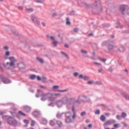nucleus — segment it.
Instances as JSON below:
<instances>
[{
	"mask_svg": "<svg viewBox=\"0 0 129 129\" xmlns=\"http://www.w3.org/2000/svg\"><path fill=\"white\" fill-rule=\"evenodd\" d=\"M119 51L120 52H123L124 51V47L121 46L119 48Z\"/></svg>",
	"mask_w": 129,
	"mask_h": 129,
	"instance_id": "obj_24",
	"label": "nucleus"
},
{
	"mask_svg": "<svg viewBox=\"0 0 129 129\" xmlns=\"http://www.w3.org/2000/svg\"><path fill=\"white\" fill-rule=\"evenodd\" d=\"M37 60L39 61V62H40V63H44V60H43V59L40 58V57H37Z\"/></svg>",
	"mask_w": 129,
	"mask_h": 129,
	"instance_id": "obj_18",
	"label": "nucleus"
},
{
	"mask_svg": "<svg viewBox=\"0 0 129 129\" xmlns=\"http://www.w3.org/2000/svg\"><path fill=\"white\" fill-rule=\"evenodd\" d=\"M53 89H57V88H59V86H54L53 87Z\"/></svg>",
	"mask_w": 129,
	"mask_h": 129,
	"instance_id": "obj_42",
	"label": "nucleus"
},
{
	"mask_svg": "<svg viewBox=\"0 0 129 129\" xmlns=\"http://www.w3.org/2000/svg\"><path fill=\"white\" fill-rule=\"evenodd\" d=\"M76 102H77V103H79V104H80V103H81L80 101H79L78 100H76Z\"/></svg>",
	"mask_w": 129,
	"mask_h": 129,
	"instance_id": "obj_56",
	"label": "nucleus"
},
{
	"mask_svg": "<svg viewBox=\"0 0 129 129\" xmlns=\"http://www.w3.org/2000/svg\"><path fill=\"white\" fill-rule=\"evenodd\" d=\"M59 95H60V94H53L49 93L47 94H44L42 96L41 100L44 101L46 100V99H48V98H49V99H53V98H55L56 96H58Z\"/></svg>",
	"mask_w": 129,
	"mask_h": 129,
	"instance_id": "obj_1",
	"label": "nucleus"
},
{
	"mask_svg": "<svg viewBox=\"0 0 129 129\" xmlns=\"http://www.w3.org/2000/svg\"><path fill=\"white\" fill-rule=\"evenodd\" d=\"M101 60V61H103V62H105L106 61V59H102Z\"/></svg>",
	"mask_w": 129,
	"mask_h": 129,
	"instance_id": "obj_59",
	"label": "nucleus"
},
{
	"mask_svg": "<svg viewBox=\"0 0 129 129\" xmlns=\"http://www.w3.org/2000/svg\"><path fill=\"white\" fill-rule=\"evenodd\" d=\"M36 24H37V25H39L40 24V22H39L38 21H37L36 22Z\"/></svg>",
	"mask_w": 129,
	"mask_h": 129,
	"instance_id": "obj_58",
	"label": "nucleus"
},
{
	"mask_svg": "<svg viewBox=\"0 0 129 129\" xmlns=\"http://www.w3.org/2000/svg\"><path fill=\"white\" fill-rule=\"evenodd\" d=\"M72 111L73 112V115L72 116V118L73 119H75V117H76V111L75 109H74V107L72 108Z\"/></svg>",
	"mask_w": 129,
	"mask_h": 129,
	"instance_id": "obj_12",
	"label": "nucleus"
},
{
	"mask_svg": "<svg viewBox=\"0 0 129 129\" xmlns=\"http://www.w3.org/2000/svg\"><path fill=\"white\" fill-rule=\"evenodd\" d=\"M86 122H87V123H89V120L87 119L86 120Z\"/></svg>",
	"mask_w": 129,
	"mask_h": 129,
	"instance_id": "obj_62",
	"label": "nucleus"
},
{
	"mask_svg": "<svg viewBox=\"0 0 129 129\" xmlns=\"http://www.w3.org/2000/svg\"><path fill=\"white\" fill-rule=\"evenodd\" d=\"M93 64H94L95 65H97V66H101V63H99V62H94Z\"/></svg>",
	"mask_w": 129,
	"mask_h": 129,
	"instance_id": "obj_31",
	"label": "nucleus"
},
{
	"mask_svg": "<svg viewBox=\"0 0 129 129\" xmlns=\"http://www.w3.org/2000/svg\"><path fill=\"white\" fill-rule=\"evenodd\" d=\"M86 98V97L84 96H79V99H80V100H82V101H84V100L83 99H85Z\"/></svg>",
	"mask_w": 129,
	"mask_h": 129,
	"instance_id": "obj_19",
	"label": "nucleus"
},
{
	"mask_svg": "<svg viewBox=\"0 0 129 129\" xmlns=\"http://www.w3.org/2000/svg\"><path fill=\"white\" fill-rule=\"evenodd\" d=\"M47 122H48L47 121V120L46 119H42V123L43 124H47Z\"/></svg>",
	"mask_w": 129,
	"mask_h": 129,
	"instance_id": "obj_25",
	"label": "nucleus"
},
{
	"mask_svg": "<svg viewBox=\"0 0 129 129\" xmlns=\"http://www.w3.org/2000/svg\"><path fill=\"white\" fill-rule=\"evenodd\" d=\"M50 39L51 40H52V44L53 45V46H55V47H56V46H57V41L55 40V38H54V37H53L52 36H50Z\"/></svg>",
	"mask_w": 129,
	"mask_h": 129,
	"instance_id": "obj_10",
	"label": "nucleus"
},
{
	"mask_svg": "<svg viewBox=\"0 0 129 129\" xmlns=\"http://www.w3.org/2000/svg\"><path fill=\"white\" fill-rule=\"evenodd\" d=\"M6 56H10V52L9 51H7L6 52Z\"/></svg>",
	"mask_w": 129,
	"mask_h": 129,
	"instance_id": "obj_43",
	"label": "nucleus"
},
{
	"mask_svg": "<svg viewBox=\"0 0 129 129\" xmlns=\"http://www.w3.org/2000/svg\"><path fill=\"white\" fill-rule=\"evenodd\" d=\"M113 48V42H111L109 43L108 45V50H112Z\"/></svg>",
	"mask_w": 129,
	"mask_h": 129,
	"instance_id": "obj_11",
	"label": "nucleus"
},
{
	"mask_svg": "<svg viewBox=\"0 0 129 129\" xmlns=\"http://www.w3.org/2000/svg\"><path fill=\"white\" fill-rule=\"evenodd\" d=\"M74 32H78V29H77V28H75L74 29Z\"/></svg>",
	"mask_w": 129,
	"mask_h": 129,
	"instance_id": "obj_52",
	"label": "nucleus"
},
{
	"mask_svg": "<svg viewBox=\"0 0 129 129\" xmlns=\"http://www.w3.org/2000/svg\"><path fill=\"white\" fill-rule=\"evenodd\" d=\"M36 124V121L35 120H32L31 121V126H34Z\"/></svg>",
	"mask_w": 129,
	"mask_h": 129,
	"instance_id": "obj_26",
	"label": "nucleus"
},
{
	"mask_svg": "<svg viewBox=\"0 0 129 129\" xmlns=\"http://www.w3.org/2000/svg\"><path fill=\"white\" fill-rule=\"evenodd\" d=\"M63 104V101H58L56 102V105L58 107H60V106H62V105Z\"/></svg>",
	"mask_w": 129,
	"mask_h": 129,
	"instance_id": "obj_13",
	"label": "nucleus"
},
{
	"mask_svg": "<svg viewBox=\"0 0 129 129\" xmlns=\"http://www.w3.org/2000/svg\"><path fill=\"white\" fill-rule=\"evenodd\" d=\"M83 79H84V80H87V79H88V77H86V76L83 77Z\"/></svg>",
	"mask_w": 129,
	"mask_h": 129,
	"instance_id": "obj_40",
	"label": "nucleus"
},
{
	"mask_svg": "<svg viewBox=\"0 0 129 129\" xmlns=\"http://www.w3.org/2000/svg\"><path fill=\"white\" fill-rule=\"evenodd\" d=\"M81 52L84 53V54H87V51L86 50H81Z\"/></svg>",
	"mask_w": 129,
	"mask_h": 129,
	"instance_id": "obj_37",
	"label": "nucleus"
},
{
	"mask_svg": "<svg viewBox=\"0 0 129 129\" xmlns=\"http://www.w3.org/2000/svg\"><path fill=\"white\" fill-rule=\"evenodd\" d=\"M124 126H127V125L126 123H123Z\"/></svg>",
	"mask_w": 129,
	"mask_h": 129,
	"instance_id": "obj_63",
	"label": "nucleus"
},
{
	"mask_svg": "<svg viewBox=\"0 0 129 129\" xmlns=\"http://www.w3.org/2000/svg\"><path fill=\"white\" fill-rule=\"evenodd\" d=\"M8 123L12 125H16V124H17V121L15 118L10 117L8 119Z\"/></svg>",
	"mask_w": 129,
	"mask_h": 129,
	"instance_id": "obj_3",
	"label": "nucleus"
},
{
	"mask_svg": "<svg viewBox=\"0 0 129 129\" xmlns=\"http://www.w3.org/2000/svg\"><path fill=\"white\" fill-rule=\"evenodd\" d=\"M41 80H42V81H43V82H46V78H45V77H42V78H41Z\"/></svg>",
	"mask_w": 129,
	"mask_h": 129,
	"instance_id": "obj_36",
	"label": "nucleus"
},
{
	"mask_svg": "<svg viewBox=\"0 0 129 129\" xmlns=\"http://www.w3.org/2000/svg\"><path fill=\"white\" fill-rule=\"evenodd\" d=\"M120 11L121 13H122L123 14V15L124 14L125 12H128V9H127V6H121L120 8Z\"/></svg>",
	"mask_w": 129,
	"mask_h": 129,
	"instance_id": "obj_5",
	"label": "nucleus"
},
{
	"mask_svg": "<svg viewBox=\"0 0 129 129\" xmlns=\"http://www.w3.org/2000/svg\"><path fill=\"white\" fill-rule=\"evenodd\" d=\"M37 80H38L39 81H40V80H42V79H41V78L39 76H37Z\"/></svg>",
	"mask_w": 129,
	"mask_h": 129,
	"instance_id": "obj_44",
	"label": "nucleus"
},
{
	"mask_svg": "<svg viewBox=\"0 0 129 129\" xmlns=\"http://www.w3.org/2000/svg\"><path fill=\"white\" fill-rule=\"evenodd\" d=\"M56 120H52L50 121V125L54 126L55 124H56Z\"/></svg>",
	"mask_w": 129,
	"mask_h": 129,
	"instance_id": "obj_17",
	"label": "nucleus"
},
{
	"mask_svg": "<svg viewBox=\"0 0 129 129\" xmlns=\"http://www.w3.org/2000/svg\"><path fill=\"white\" fill-rule=\"evenodd\" d=\"M95 114H99V113H100V111L99 110H97L95 112Z\"/></svg>",
	"mask_w": 129,
	"mask_h": 129,
	"instance_id": "obj_34",
	"label": "nucleus"
},
{
	"mask_svg": "<svg viewBox=\"0 0 129 129\" xmlns=\"http://www.w3.org/2000/svg\"><path fill=\"white\" fill-rule=\"evenodd\" d=\"M70 15H71V16H72V15H74V12H72L71 13Z\"/></svg>",
	"mask_w": 129,
	"mask_h": 129,
	"instance_id": "obj_61",
	"label": "nucleus"
},
{
	"mask_svg": "<svg viewBox=\"0 0 129 129\" xmlns=\"http://www.w3.org/2000/svg\"><path fill=\"white\" fill-rule=\"evenodd\" d=\"M88 127H89L90 128L92 127V124H89L88 125Z\"/></svg>",
	"mask_w": 129,
	"mask_h": 129,
	"instance_id": "obj_50",
	"label": "nucleus"
},
{
	"mask_svg": "<svg viewBox=\"0 0 129 129\" xmlns=\"http://www.w3.org/2000/svg\"><path fill=\"white\" fill-rule=\"evenodd\" d=\"M9 60L10 62H7L6 63V67L7 69H11L9 66L10 65V67H13V66H15V62H16V59L14 57H9Z\"/></svg>",
	"mask_w": 129,
	"mask_h": 129,
	"instance_id": "obj_2",
	"label": "nucleus"
},
{
	"mask_svg": "<svg viewBox=\"0 0 129 129\" xmlns=\"http://www.w3.org/2000/svg\"><path fill=\"white\" fill-rule=\"evenodd\" d=\"M65 115L66 118H70L71 117V113L70 112H66Z\"/></svg>",
	"mask_w": 129,
	"mask_h": 129,
	"instance_id": "obj_14",
	"label": "nucleus"
},
{
	"mask_svg": "<svg viewBox=\"0 0 129 129\" xmlns=\"http://www.w3.org/2000/svg\"><path fill=\"white\" fill-rule=\"evenodd\" d=\"M36 3H42V1L41 0H36Z\"/></svg>",
	"mask_w": 129,
	"mask_h": 129,
	"instance_id": "obj_51",
	"label": "nucleus"
},
{
	"mask_svg": "<svg viewBox=\"0 0 129 129\" xmlns=\"http://www.w3.org/2000/svg\"><path fill=\"white\" fill-rule=\"evenodd\" d=\"M23 108L24 111H26V112H30V111H31V107L29 106H24Z\"/></svg>",
	"mask_w": 129,
	"mask_h": 129,
	"instance_id": "obj_9",
	"label": "nucleus"
},
{
	"mask_svg": "<svg viewBox=\"0 0 129 129\" xmlns=\"http://www.w3.org/2000/svg\"><path fill=\"white\" fill-rule=\"evenodd\" d=\"M30 79H32V80L35 79L36 76L35 75H32L30 76Z\"/></svg>",
	"mask_w": 129,
	"mask_h": 129,
	"instance_id": "obj_28",
	"label": "nucleus"
},
{
	"mask_svg": "<svg viewBox=\"0 0 129 129\" xmlns=\"http://www.w3.org/2000/svg\"><path fill=\"white\" fill-rule=\"evenodd\" d=\"M56 117L57 118H61V117H62V114H57Z\"/></svg>",
	"mask_w": 129,
	"mask_h": 129,
	"instance_id": "obj_30",
	"label": "nucleus"
},
{
	"mask_svg": "<svg viewBox=\"0 0 129 129\" xmlns=\"http://www.w3.org/2000/svg\"><path fill=\"white\" fill-rule=\"evenodd\" d=\"M115 122V120H107L104 123V127H106V126L109 125V124H112V123H114Z\"/></svg>",
	"mask_w": 129,
	"mask_h": 129,
	"instance_id": "obj_6",
	"label": "nucleus"
},
{
	"mask_svg": "<svg viewBox=\"0 0 129 129\" xmlns=\"http://www.w3.org/2000/svg\"><path fill=\"white\" fill-rule=\"evenodd\" d=\"M121 116L123 118H124V117H126V113H125L124 112H122V113L121 114Z\"/></svg>",
	"mask_w": 129,
	"mask_h": 129,
	"instance_id": "obj_21",
	"label": "nucleus"
},
{
	"mask_svg": "<svg viewBox=\"0 0 129 129\" xmlns=\"http://www.w3.org/2000/svg\"><path fill=\"white\" fill-rule=\"evenodd\" d=\"M42 24L43 26V27H45L46 26V23H45L42 22Z\"/></svg>",
	"mask_w": 129,
	"mask_h": 129,
	"instance_id": "obj_54",
	"label": "nucleus"
},
{
	"mask_svg": "<svg viewBox=\"0 0 129 129\" xmlns=\"http://www.w3.org/2000/svg\"><path fill=\"white\" fill-rule=\"evenodd\" d=\"M64 46L66 47V48H69V46H68V44H65Z\"/></svg>",
	"mask_w": 129,
	"mask_h": 129,
	"instance_id": "obj_57",
	"label": "nucleus"
},
{
	"mask_svg": "<svg viewBox=\"0 0 129 129\" xmlns=\"http://www.w3.org/2000/svg\"><path fill=\"white\" fill-rule=\"evenodd\" d=\"M18 113L20 114V115H22V116H26V114L22 112V111H19Z\"/></svg>",
	"mask_w": 129,
	"mask_h": 129,
	"instance_id": "obj_22",
	"label": "nucleus"
},
{
	"mask_svg": "<svg viewBox=\"0 0 129 129\" xmlns=\"http://www.w3.org/2000/svg\"><path fill=\"white\" fill-rule=\"evenodd\" d=\"M24 122H25V123H26L27 124H28V123H29V120L25 119V120H24Z\"/></svg>",
	"mask_w": 129,
	"mask_h": 129,
	"instance_id": "obj_38",
	"label": "nucleus"
},
{
	"mask_svg": "<svg viewBox=\"0 0 129 129\" xmlns=\"http://www.w3.org/2000/svg\"><path fill=\"white\" fill-rule=\"evenodd\" d=\"M113 69H112V68H110L109 69V71H110L111 72L112 71H113Z\"/></svg>",
	"mask_w": 129,
	"mask_h": 129,
	"instance_id": "obj_55",
	"label": "nucleus"
},
{
	"mask_svg": "<svg viewBox=\"0 0 129 129\" xmlns=\"http://www.w3.org/2000/svg\"><path fill=\"white\" fill-rule=\"evenodd\" d=\"M66 21H67V22H66L67 25H70L71 23H70V21L69 18H67L66 19Z\"/></svg>",
	"mask_w": 129,
	"mask_h": 129,
	"instance_id": "obj_27",
	"label": "nucleus"
},
{
	"mask_svg": "<svg viewBox=\"0 0 129 129\" xmlns=\"http://www.w3.org/2000/svg\"><path fill=\"white\" fill-rule=\"evenodd\" d=\"M58 92H65L66 91H68V90H58Z\"/></svg>",
	"mask_w": 129,
	"mask_h": 129,
	"instance_id": "obj_39",
	"label": "nucleus"
},
{
	"mask_svg": "<svg viewBox=\"0 0 129 129\" xmlns=\"http://www.w3.org/2000/svg\"><path fill=\"white\" fill-rule=\"evenodd\" d=\"M0 69H1V71H4V68H3V67H1Z\"/></svg>",
	"mask_w": 129,
	"mask_h": 129,
	"instance_id": "obj_60",
	"label": "nucleus"
},
{
	"mask_svg": "<svg viewBox=\"0 0 129 129\" xmlns=\"http://www.w3.org/2000/svg\"><path fill=\"white\" fill-rule=\"evenodd\" d=\"M104 129H110V128H109V127H106H106H104Z\"/></svg>",
	"mask_w": 129,
	"mask_h": 129,
	"instance_id": "obj_64",
	"label": "nucleus"
},
{
	"mask_svg": "<svg viewBox=\"0 0 129 129\" xmlns=\"http://www.w3.org/2000/svg\"><path fill=\"white\" fill-rule=\"evenodd\" d=\"M56 123H57V125H58V126H59V127H61V126H62V124H63V123H62V121H61L60 120H57Z\"/></svg>",
	"mask_w": 129,
	"mask_h": 129,
	"instance_id": "obj_15",
	"label": "nucleus"
},
{
	"mask_svg": "<svg viewBox=\"0 0 129 129\" xmlns=\"http://www.w3.org/2000/svg\"><path fill=\"white\" fill-rule=\"evenodd\" d=\"M66 122L67 123H69V122H71V119L70 118H66Z\"/></svg>",
	"mask_w": 129,
	"mask_h": 129,
	"instance_id": "obj_23",
	"label": "nucleus"
},
{
	"mask_svg": "<svg viewBox=\"0 0 129 129\" xmlns=\"http://www.w3.org/2000/svg\"><path fill=\"white\" fill-rule=\"evenodd\" d=\"M100 120H101V121H105V116L103 115H101L100 117Z\"/></svg>",
	"mask_w": 129,
	"mask_h": 129,
	"instance_id": "obj_16",
	"label": "nucleus"
},
{
	"mask_svg": "<svg viewBox=\"0 0 129 129\" xmlns=\"http://www.w3.org/2000/svg\"><path fill=\"white\" fill-rule=\"evenodd\" d=\"M0 79L2 80L3 82L5 84H8V83H10L11 81L9 80L7 78L5 77V76L3 75H0Z\"/></svg>",
	"mask_w": 129,
	"mask_h": 129,
	"instance_id": "obj_4",
	"label": "nucleus"
},
{
	"mask_svg": "<svg viewBox=\"0 0 129 129\" xmlns=\"http://www.w3.org/2000/svg\"><path fill=\"white\" fill-rule=\"evenodd\" d=\"M85 114H86V112L85 111L82 112L81 113V116H84V115H85Z\"/></svg>",
	"mask_w": 129,
	"mask_h": 129,
	"instance_id": "obj_32",
	"label": "nucleus"
},
{
	"mask_svg": "<svg viewBox=\"0 0 129 129\" xmlns=\"http://www.w3.org/2000/svg\"><path fill=\"white\" fill-rule=\"evenodd\" d=\"M4 49H5V50H8L9 47L8 46H4Z\"/></svg>",
	"mask_w": 129,
	"mask_h": 129,
	"instance_id": "obj_48",
	"label": "nucleus"
},
{
	"mask_svg": "<svg viewBox=\"0 0 129 129\" xmlns=\"http://www.w3.org/2000/svg\"><path fill=\"white\" fill-rule=\"evenodd\" d=\"M88 84H92L93 83V81H89L87 82Z\"/></svg>",
	"mask_w": 129,
	"mask_h": 129,
	"instance_id": "obj_46",
	"label": "nucleus"
},
{
	"mask_svg": "<svg viewBox=\"0 0 129 129\" xmlns=\"http://www.w3.org/2000/svg\"><path fill=\"white\" fill-rule=\"evenodd\" d=\"M74 76L76 77V76H78V73H75L74 74Z\"/></svg>",
	"mask_w": 129,
	"mask_h": 129,
	"instance_id": "obj_47",
	"label": "nucleus"
},
{
	"mask_svg": "<svg viewBox=\"0 0 129 129\" xmlns=\"http://www.w3.org/2000/svg\"><path fill=\"white\" fill-rule=\"evenodd\" d=\"M18 9H19V10H23V7H18Z\"/></svg>",
	"mask_w": 129,
	"mask_h": 129,
	"instance_id": "obj_53",
	"label": "nucleus"
},
{
	"mask_svg": "<svg viewBox=\"0 0 129 129\" xmlns=\"http://www.w3.org/2000/svg\"><path fill=\"white\" fill-rule=\"evenodd\" d=\"M75 99L74 98H70L69 100L67 98H64L63 100V103H68V102H74Z\"/></svg>",
	"mask_w": 129,
	"mask_h": 129,
	"instance_id": "obj_7",
	"label": "nucleus"
},
{
	"mask_svg": "<svg viewBox=\"0 0 129 129\" xmlns=\"http://www.w3.org/2000/svg\"><path fill=\"white\" fill-rule=\"evenodd\" d=\"M79 78H82V79H83V75H80L79 76Z\"/></svg>",
	"mask_w": 129,
	"mask_h": 129,
	"instance_id": "obj_49",
	"label": "nucleus"
},
{
	"mask_svg": "<svg viewBox=\"0 0 129 129\" xmlns=\"http://www.w3.org/2000/svg\"><path fill=\"white\" fill-rule=\"evenodd\" d=\"M61 53L62 54V55H64V56H65L67 58H68V55L66 53H65V52L61 51Z\"/></svg>",
	"mask_w": 129,
	"mask_h": 129,
	"instance_id": "obj_33",
	"label": "nucleus"
},
{
	"mask_svg": "<svg viewBox=\"0 0 129 129\" xmlns=\"http://www.w3.org/2000/svg\"><path fill=\"white\" fill-rule=\"evenodd\" d=\"M124 97H125V98H126V99L129 100V95H124Z\"/></svg>",
	"mask_w": 129,
	"mask_h": 129,
	"instance_id": "obj_35",
	"label": "nucleus"
},
{
	"mask_svg": "<svg viewBox=\"0 0 129 129\" xmlns=\"http://www.w3.org/2000/svg\"><path fill=\"white\" fill-rule=\"evenodd\" d=\"M34 20H35V21H37V18H36V17L33 16V17H32V21H33L34 22Z\"/></svg>",
	"mask_w": 129,
	"mask_h": 129,
	"instance_id": "obj_41",
	"label": "nucleus"
},
{
	"mask_svg": "<svg viewBox=\"0 0 129 129\" xmlns=\"http://www.w3.org/2000/svg\"><path fill=\"white\" fill-rule=\"evenodd\" d=\"M26 11H27V12H33L34 10L32 8H26Z\"/></svg>",
	"mask_w": 129,
	"mask_h": 129,
	"instance_id": "obj_29",
	"label": "nucleus"
},
{
	"mask_svg": "<svg viewBox=\"0 0 129 129\" xmlns=\"http://www.w3.org/2000/svg\"><path fill=\"white\" fill-rule=\"evenodd\" d=\"M33 115L35 116V117H38V116H40V115H41V112L39 111H34L33 112Z\"/></svg>",
	"mask_w": 129,
	"mask_h": 129,
	"instance_id": "obj_8",
	"label": "nucleus"
},
{
	"mask_svg": "<svg viewBox=\"0 0 129 129\" xmlns=\"http://www.w3.org/2000/svg\"><path fill=\"white\" fill-rule=\"evenodd\" d=\"M116 118H117L118 120L120 119V116H119V115H117L116 116Z\"/></svg>",
	"mask_w": 129,
	"mask_h": 129,
	"instance_id": "obj_45",
	"label": "nucleus"
},
{
	"mask_svg": "<svg viewBox=\"0 0 129 129\" xmlns=\"http://www.w3.org/2000/svg\"><path fill=\"white\" fill-rule=\"evenodd\" d=\"M119 126H120V125H119V124L118 123L114 124L113 125V127H114L115 128H117L119 127Z\"/></svg>",
	"mask_w": 129,
	"mask_h": 129,
	"instance_id": "obj_20",
	"label": "nucleus"
}]
</instances>
